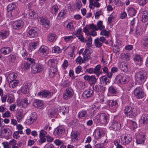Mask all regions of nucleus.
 I'll list each match as a JSON object with an SVG mask.
<instances>
[{
  "instance_id": "f257e3e1",
  "label": "nucleus",
  "mask_w": 148,
  "mask_h": 148,
  "mask_svg": "<svg viewBox=\"0 0 148 148\" xmlns=\"http://www.w3.org/2000/svg\"><path fill=\"white\" fill-rule=\"evenodd\" d=\"M135 78L138 82L142 84L144 82L147 78L146 73L143 71H141L136 73Z\"/></svg>"
},
{
  "instance_id": "f03ea898",
  "label": "nucleus",
  "mask_w": 148,
  "mask_h": 148,
  "mask_svg": "<svg viewBox=\"0 0 148 148\" xmlns=\"http://www.w3.org/2000/svg\"><path fill=\"white\" fill-rule=\"evenodd\" d=\"M118 117L117 116L114 117V120L111 123L110 127V130L116 131L120 129L121 126L120 122L118 120Z\"/></svg>"
},
{
  "instance_id": "7ed1b4c3",
  "label": "nucleus",
  "mask_w": 148,
  "mask_h": 148,
  "mask_svg": "<svg viewBox=\"0 0 148 148\" xmlns=\"http://www.w3.org/2000/svg\"><path fill=\"white\" fill-rule=\"evenodd\" d=\"M125 115L130 118H133L136 116L137 114V110L135 108H132L131 106H126L125 109Z\"/></svg>"
},
{
  "instance_id": "20e7f679",
  "label": "nucleus",
  "mask_w": 148,
  "mask_h": 148,
  "mask_svg": "<svg viewBox=\"0 0 148 148\" xmlns=\"http://www.w3.org/2000/svg\"><path fill=\"white\" fill-rule=\"evenodd\" d=\"M116 79L119 83L124 84L127 83L129 81L130 78L126 75L121 74L117 76Z\"/></svg>"
},
{
  "instance_id": "39448f33",
  "label": "nucleus",
  "mask_w": 148,
  "mask_h": 148,
  "mask_svg": "<svg viewBox=\"0 0 148 148\" xmlns=\"http://www.w3.org/2000/svg\"><path fill=\"white\" fill-rule=\"evenodd\" d=\"M30 103V101L28 100L27 98H25L18 100L17 105L19 106L25 108Z\"/></svg>"
},
{
  "instance_id": "423d86ee",
  "label": "nucleus",
  "mask_w": 148,
  "mask_h": 148,
  "mask_svg": "<svg viewBox=\"0 0 148 148\" xmlns=\"http://www.w3.org/2000/svg\"><path fill=\"white\" fill-rule=\"evenodd\" d=\"M105 131L101 128H97L93 133L94 137L96 139H99L103 137L105 134Z\"/></svg>"
},
{
  "instance_id": "0eeeda50",
  "label": "nucleus",
  "mask_w": 148,
  "mask_h": 148,
  "mask_svg": "<svg viewBox=\"0 0 148 148\" xmlns=\"http://www.w3.org/2000/svg\"><path fill=\"white\" fill-rule=\"evenodd\" d=\"M97 119L98 122L102 124H104L107 123L108 117L104 113H101L97 116Z\"/></svg>"
},
{
  "instance_id": "6e6552de",
  "label": "nucleus",
  "mask_w": 148,
  "mask_h": 148,
  "mask_svg": "<svg viewBox=\"0 0 148 148\" xmlns=\"http://www.w3.org/2000/svg\"><path fill=\"white\" fill-rule=\"evenodd\" d=\"M74 91L71 88H67L64 92L63 97L64 99L67 100L72 97Z\"/></svg>"
},
{
  "instance_id": "1a4fd4ad",
  "label": "nucleus",
  "mask_w": 148,
  "mask_h": 148,
  "mask_svg": "<svg viewBox=\"0 0 148 148\" xmlns=\"http://www.w3.org/2000/svg\"><path fill=\"white\" fill-rule=\"evenodd\" d=\"M134 93L136 97L138 99L142 98L144 96L143 90L140 87L136 88L134 91Z\"/></svg>"
},
{
  "instance_id": "9d476101",
  "label": "nucleus",
  "mask_w": 148,
  "mask_h": 148,
  "mask_svg": "<svg viewBox=\"0 0 148 148\" xmlns=\"http://www.w3.org/2000/svg\"><path fill=\"white\" fill-rule=\"evenodd\" d=\"M84 78L86 81L88 82L90 84H95L97 82V79L95 75H86L84 77Z\"/></svg>"
},
{
  "instance_id": "9b49d317",
  "label": "nucleus",
  "mask_w": 148,
  "mask_h": 148,
  "mask_svg": "<svg viewBox=\"0 0 148 148\" xmlns=\"http://www.w3.org/2000/svg\"><path fill=\"white\" fill-rule=\"evenodd\" d=\"M24 25V23L22 20H17L13 23L12 26L14 29H19L22 28Z\"/></svg>"
},
{
  "instance_id": "f8f14e48",
  "label": "nucleus",
  "mask_w": 148,
  "mask_h": 148,
  "mask_svg": "<svg viewBox=\"0 0 148 148\" xmlns=\"http://www.w3.org/2000/svg\"><path fill=\"white\" fill-rule=\"evenodd\" d=\"M27 62L24 63L22 66V68L25 71L28 70L30 68V63L33 64L35 62V60L31 58H27Z\"/></svg>"
},
{
  "instance_id": "ddd939ff",
  "label": "nucleus",
  "mask_w": 148,
  "mask_h": 148,
  "mask_svg": "<svg viewBox=\"0 0 148 148\" xmlns=\"http://www.w3.org/2000/svg\"><path fill=\"white\" fill-rule=\"evenodd\" d=\"M25 114V113L24 112L22 109H18L16 112V118L17 121L18 122L21 121L24 118Z\"/></svg>"
},
{
  "instance_id": "4468645a",
  "label": "nucleus",
  "mask_w": 148,
  "mask_h": 148,
  "mask_svg": "<svg viewBox=\"0 0 148 148\" xmlns=\"http://www.w3.org/2000/svg\"><path fill=\"white\" fill-rule=\"evenodd\" d=\"M38 29L37 28L34 27L32 28L28 32V36L31 38H34L38 35Z\"/></svg>"
},
{
  "instance_id": "2eb2a0df",
  "label": "nucleus",
  "mask_w": 148,
  "mask_h": 148,
  "mask_svg": "<svg viewBox=\"0 0 148 148\" xmlns=\"http://www.w3.org/2000/svg\"><path fill=\"white\" fill-rule=\"evenodd\" d=\"M43 70L42 66L38 64L33 65L31 68V71L34 73H36L42 71Z\"/></svg>"
},
{
  "instance_id": "dca6fc26",
  "label": "nucleus",
  "mask_w": 148,
  "mask_h": 148,
  "mask_svg": "<svg viewBox=\"0 0 148 148\" xmlns=\"http://www.w3.org/2000/svg\"><path fill=\"white\" fill-rule=\"evenodd\" d=\"M136 141L138 144H143L145 140V135L143 133L138 134L136 137Z\"/></svg>"
},
{
  "instance_id": "f3484780",
  "label": "nucleus",
  "mask_w": 148,
  "mask_h": 148,
  "mask_svg": "<svg viewBox=\"0 0 148 148\" xmlns=\"http://www.w3.org/2000/svg\"><path fill=\"white\" fill-rule=\"evenodd\" d=\"M53 95V93L48 91H42L38 92V96L41 97H47L49 98Z\"/></svg>"
},
{
  "instance_id": "a211bd4d",
  "label": "nucleus",
  "mask_w": 148,
  "mask_h": 148,
  "mask_svg": "<svg viewBox=\"0 0 148 148\" xmlns=\"http://www.w3.org/2000/svg\"><path fill=\"white\" fill-rule=\"evenodd\" d=\"M100 0H89L90 4L89 7L91 9H93L95 7L99 8L100 6V4L98 2Z\"/></svg>"
},
{
  "instance_id": "6ab92c4d",
  "label": "nucleus",
  "mask_w": 148,
  "mask_h": 148,
  "mask_svg": "<svg viewBox=\"0 0 148 148\" xmlns=\"http://www.w3.org/2000/svg\"><path fill=\"white\" fill-rule=\"evenodd\" d=\"M132 137L130 134H127L124 137H122L121 139V140H120L121 143L123 144H127L130 143L132 140Z\"/></svg>"
},
{
  "instance_id": "aec40b11",
  "label": "nucleus",
  "mask_w": 148,
  "mask_h": 148,
  "mask_svg": "<svg viewBox=\"0 0 148 148\" xmlns=\"http://www.w3.org/2000/svg\"><path fill=\"white\" fill-rule=\"evenodd\" d=\"M107 103L108 104L109 108L112 109H115L118 107V104L116 101L113 100H107Z\"/></svg>"
},
{
  "instance_id": "412c9836",
  "label": "nucleus",
  "mask_w": 148,
  "mask_h": 148,
  "mask_svg": "<svg viewBox=\"0 0 148 148\" xmlns=\"http://www.w3.org/2000/svg\"><path fill=\"white\" fill-rule=\"evenodd\" d=\"M40 22L42 25L45 28H48L50 26V21L46 18H41Z\"/></svg>"
},
{
  "instance_id": "4be33fe9",
  "label": "nucleus",
  "mask_w": 148,
  "mask_h": 148,
  "mask_svg": "<svg viewBox=\"0 0 148 148\" xmlns=\"http://www.w3.org/2000/svg\"><path fill=\"white\" fill-rule=\"evenodd\" d=\"M93 93L92 90L90 88H89L84 92L83 95L84 97L88 98L92 96Z\"/></svg>"
},
{
  "instance_id": "5701e85b",
  "label": "nucleus",
  "mask_w": 148,
  "mask_h": 148,
  "mask_svg": "<svg viewBox=\"0 0 148 148\" xmlns=\"http://www.w3.org/2000/svg\"><path fill=\"white\" fill-rule=\"evenodd\" d=\"M48 48L47 47L45 46H42L38 50V53L40 56L45 55L48 52Z\"/></svg>"
},
{
  "instance_id": "b1692460",
  "label": "nucleus",
  "mask_w": 148,
  "mask_h": 148,
  "mask_svg": "<svg viewBox=\"0 0 148 148\" xmlns=\"http://www.w3.org/2000/svg\"><path fill=\"white\" fill-rule=\"evenodd\" d=\"M82 29H81L79 28L78 29L75 35L82 42H84L86 40L82 34Z\"/></svg>"
},
{
  "instance_id": "393cba45",
  "label": "nucleus",
  "mask_w": 148,
  "mask_h": 148,
  "mask_svg": "<svg viewBox=\"0 0 148 148\" xmlns=\"http://www.w3.org/2000/svg\"><path fill=\"white\" fill-rule=\"evenodd\" d=\"M17 76V73H10L8 76L7 80L10 82L15 80Z\"/></svg>"
},
{
  "instance_id": "a878e982",
  "label": "nucleus",
  "mask_w": 148,
  "mask_h": 148,
  "mask_svg": "<svg viewBox=\"0 0 148 148\" xmlns=\"http://www.w3.org/2000/svg\"><path fill=\"white\" fill-rule=\"evenodd\" d=\"M33 105L37 108H41L43 106V103L40 100L36 99L35 100Z\"/></svg>"
},
{
  "instance_id": "bb28decb",
  "label": "nucleus",
  "mask_w": 148,
  "mask_h": 148,
  "mask_svg": "<svg viewBox=\"0 0 148 148\" xmlns=\"http://www.w3.org/2000/svg\"><path fill=\"white\" fill-rule=\"evenodd\" d=\"M91 53L90 51L87 49H86L82 54L83 58L84 60H88L90 58V56Z\"/></svg>"
},
{
  "instance_id": "cd10ccee",
  "label": "nucleus",
  "mask_w": 148,
  "mask_h": 148,
  "mask_svg": "<svg viewBox=\"0 0 148 148\" xmlns=\"http://www.w3.org/2000/svg\"><path fill=\"white\" fill-rule=\"evenodd\" d=\"M58 111L57 108L55 107H52L48 111V114L51 117L54 116L56 114Z\"/></svg>"
},
{
  "instance_id": "c85d7f7f",
  "label": "nucleus",
  "mask_w": 148,
  "mask_h": 148,
  "mask_svg": "<svg viewBox=\"0 0 148 148\" xmlns=\"http://www.w3.org/2000/svg\"><path fill=\"white\" fill-rule=\"evenodd\" d=\"M134 60L139 66H140L142 64L143 62L142 58L140 55H136L134 56Z\"/></svg>"
},
{
  "instance_id": "c756f323",
  "label": "nucleus",
  "mask_w": 148,
  "mask_h": 148,
  "mask_svg": "<svg viewBox=\"0 0 148 148\" xmlns=\"http://www.w3.org/2000/svg\"><path fill=\"white\" fill-rule=\"evenodd\" d=\"M148 20V12L147 10L143 11L142 16V21L145 23Z\"/></svg>"
},
{
  "instance_id": "7c9ffc66",
  "label": "nucleus",
  "mask_w": 148,
  "mask_h": 148,
  "mask_svg": "<svg viewBox=\"0 0 148 148\" xmlns=\"http://www.w3.org/2000/svg\"><path fill=\"white\" fill-rule=\"evenodd\" d=\"M0 52L4 55L8 54L10 52L11 49L9 47H4L1 49Z\"/></svg>"
},
{
  "instance_id": "2f4dec72",
  "label": "nucleus",
  "mask_w": 148,
  "mask_h": 148,
  "mask_svg": "<svg viewBox=\"0 0 148 148\" xmlns=\"http://www.w3.org/2000/svg\"><path fill=\"white\" fill-rule=\"evenodd\" d=\"M9 34L8 32L5 30H2L0 32V38L3 39L7 37Z\"/></svg>"
},
{
  "instance_id": "473e14b6",
  "label": "nucleus",
  "mask_w": 148,
  "mask_h": 148,
  "mask_svg": "<svg viewBox=\"0 0 148 148\" xmlns=\"http://www.w3.org/2000/svg\"><path fill=\"white\" fill-rule=\"evenodd\" d=\"M142 123L145 125H148V114H144L142 115L141 118Z\"/></svg>"
},
{
  "instance_id": "72a5a7b5",
  "label": "nucleus",
  "mask_w": 148,
  "mask_h": 148,
  "mask_svg": "<svg viewBox=\"0 0 148 148\" xmlns=\"http://www.w3.org/2000/svg\"><path fill=\"white\" fill-rule=\"evenodd\" d=\"M57 38V36L55 34H50L47 37V39L48 41L50 42H53L56 40Z\"/></svg>"
},
{
  "instance_id": "f704fd0d",
  "label": "nucleus",
  "mask_w": 148,
  "mask_h": 148,
  "mask_svg": "<svg viewBox=\"0 0 148 148\" xmlns=\"http://www.w3.org/2000/svg\"><path fill=\"white\" fill-rule=\"evenodd\" d=\"M79 119H84L87 116V113L86 111L82 110L79 112L77 115Z\"/></svg>"
},
{
  "instance_id": "c9c22d12",
  "label": "nucleus",
  "mask_w": 148,
  "mask_h": 148,
  "mask_svg": "<svg viewBox=\"0 0 148 148\" xmlns=\"http://www.w3.org/2000/svg\"><path fill=\"white\" fill-rule=\"evenodd\" d=\"M65 130L63 128H59L56 129L54 132V134L55 135L60 136L64 133Z\"/></svg>"
},
{
  "instance_id": "e433bc0d",
  "label": "nucleus",
  "mask_w": 148,
  "mask_h": 148,
  "mask_svg": "<svg viewBox=\"0 0 148 148\" xmlns=\"http://www.w3.org/2000/svg\"><path fill=\"white\" fill-rule=\"evenodd\" d=\"M128 66L126 63L122 62L120 65V68L122 71L126 72L128 71Z\"/></svg>"
},
{
  "instance_id": "4c0bfd02",
  "label": "nucleus",
  "mask_w": 148,
  "mask_h": 148,
  "mask_svg": "<svg viewBox=\"0 0 148 148\" xmlns=\"http://www.w3.org/2000/svg\"><path fill=\"white\" fill-rule=\"evenodd\" d=\"M28 85L27 83H25L21 89V90L22 92L27 94L29 92V89L28 88Z\"/></svg>"
},
{
  "instance_id": "58836bf2",
  "label": "nucleus",
  "mask_w": 148,
  "mask_h": 148,
  "mask_svg": "<svg viewBox=\"0 0 148 148\" xmlns=\"http://www.w3.org/2000/svg\"><path fill=\"white\" fill-rule=\"evenodd\" d=\"M101 66L99 64L96 66L94 69V74H95L96 76L99 77L101 72L100 71Z\"/></svg>"
},
{
  "instance_id": "ea45409f",
  "label": "nucleus",
  "mask_w": 148,
  "mask_h": 148,
  "mask_svg": "<svg viewBox=\"0 0 148 148\" xmlns=\"http://www.w3.org/2000/svg\"><path fill=\"white\" fill-rule=\"evenodd\" d=\"M8 82H9L10 87L11 88H14L17 86L19 83V81L15 80Z\"/></svg>"
},
{
  "instance_id": "a19ab883",
  "label": "nucleus",
  "mask_w": 148,
  "mask_h": 148,
  "mask_svg": "<svg viewBox=\"0 0 148 148\" xmlns=\"http://www.w3.org/2000/svg\"><path fill=\"white\" fill-rule=\"evenodd\" d=\"M127 11L128 14L131 16H134L136 12L135 9L132 7L129 8L128 10Z\"/></svg>"
},
{
  "instance_id": "79ce46f5",
  "label": "nucleus",
  "mask_w": 148,
  "mask_h": 148,
  "mask_svg": "<svg viewBox=\"0 0 148 148\" xmlns=\"http://www.w3.org/2000/svg\"><path fill=\"white\" fill-rule=\"evenodd\" d=\"M48 65L51 67L57 66V61L54 59H50L48 60Z\"/></svg>"
},
{
  "instance_id": "37998d69",
  "label": "nucleus",
  "mask_w": 148,
  "mask_h": 148,
  "mask_svg": "<svg viewBox=\"0 0 148 148\" xmlns=\"http://www.w3.org/2000/svg\"><path fill=\"white\" fill-rule=\"evenodd\" d=\"M38 44L37 41H33L30 44V48L31 50H33L36 49Z\"/></svg>"
},
{
  "instance_id": "c03bdc74",
  "label": "nucleus",
  "mask_w": 148,
  "mask_h": 148,
  "mask_svg": "<svg viewBox=\"0 0 148 148\" xmlns=\"http://www.w3.org/2000/svg\"><path fill=\"white\" fill-rule=\"evenodd\" d=\"M69 111V109L68 107L65 106H62L60 108V112L62 113L63 115H65L67 114Z\"/></svg>"
},
{
  "instance_id": "a18cd8bd",
  "label": "nucleus",
  "mask_w": 148,
  "mask_h": 148,
  "mask_svg": "<svg viewBox=\"0 0 148 148\" xmlns=\"http://www.w3.org/2000/svg\"><path fill=\"white\" fill-rule=\"evenodd\" d=\"M129 123L130 124V127L132 130H134L137 128V125L136 122L130 121Z\"/></svg>"
},
{
  "instance_id": "49530a36",
  "label": "nucleus",
  "mask_w": 148,
  "mask_h": 148,
  "mask_svg": "<svg viewBox=\"0 0 148 148\" xmlns=\"http://www.w3.org/2000/svg\"><path fill=\"white\" fill-rule=\"evenodd\" d=\"M16 7V4L13 3L8 5L7 8V10L8 12H11L14 10Z\"/></svg>"
},
{
  "instance_id": "de8ad7c7",
  "label": "nucleus",
  "mask_w": 148,
  "mask_h": 148,
  "mask_svg": "<svg viewBox=\"0 0 148 148\" xmlns=\"http://www.w3.org/2000/svg\"><path fill=\"white\" fill-rule=\"evenodd\" d=\"M121 57L123 60H128L130 58L129 54L128 53H122L120 55Z\"/></svg>"
},
{
  "instance_id": "09e8293b",
  "label": "nucleus",
  "mask_w": 148,
  "mask_h": 148,
  "mask_svg": "<svg viewBox=\"0 0 148 148\" xmlns=\"http://www.w3.org/2000/svg\"><path fill=\"white\" fill-rule=\"evenodd\" d=\"M59 9L58 6L57 5H54L52 7L51 12L52 13L56 15Z\"/></svg>"
},
{
  "instance_id": "8fccbe9b",
  "label": "nucleus",
  "mask_w": 148,
  "mask_h": 148,
  "mask_svg": "<svg viewBox=\"0 0 148 148\" xmlns=\"http://www.w3.org/2000/svg\"><path fill=\"white\" fill-rule=\"evenodd\" d=\"M66 13L65 12L64 10H62L58 14L57 17L58 19H62L64 17Z\"/></svg>"
},
{
  "instance_id": "3c124183",
  "label": "nucleus",
  "mask_w": 148,
  "mask_h": 148,
  "mask_svg": "<svg viewBox=\"0 0 148 148\" xmlns=\"http://www.w3.org/2000/svg\"><path fill=\"white\" fill-rule=\"evenodd\" d=\"M82 4L80 1H76V3L74 5V7L75 9L79 10L81 8Z\"/></svg>"
},
{
  "instance_id": "603ef678",
  "label": "nucleus",
  "mask_w": 148,
  "mask_h": 148,
  "mask_svg": "<svg viewBox=\"0 0 148 148\" xmlns=\"http://www.w3.org/2000/svg\"><path fill=\"white\" fill-rule=\"evenodd\" d=\"M52 51L53 53H59L61 52V50L59 47L55 46L52 48Z\"/></svg>"
},
{
  "instance_id": "864d4df0",
  "label": "nucleus",
  "mask_w": 148,
  "mask_h": 148,
  "mask_svg": "<svg viewBox=\"0 0 148 148\" xmlns=\"http://www.w3.org/2000/svg\"><path fill=\"white\" fill-rule=\"evenodd\" d=\"M94 42L96 47H100L102 45V43L99 41V38H97L94 40Z\"/></svg>"
},
{
  "instance_id": "5fc2aeb1",
  "label": "nucleus",
  "mask_w": 148,
  "mask_h": 148,
  "mask_svg": "<svg viewBox=\"0 0 148 148\" xmlns=\"http://www.w3.org/2000/svg\"><path fill=\"white\" fill-rule=\"evenodd\" d=\"M16 59V57L14 55H10L9 56V60L10 64H12Z\"/></svg>"
},
{
  "instance_id": "6e6d98bb",
  "label": "nucleus",
  "mask_w": 148,
  "mask_h": 148,
  "mask_svg": "<svg viewBox=\"0 0 148 148\" xmlns=\"http://www.w3.org/2000/svg\"><path fill=\"white\" fill-rule=\"evenodd\" d=\"M23 133V132L22 131H16L13 134V136L14 138L17 139L20 137L19 135V134H22Z\"/></svg>"
},
{
  "instance_id": "4d7b16f0",
  "label": "nucleus",
  "mask_w": 148,
  "mask_h": 148,
  "mask_svg": "<svg viewBox=\"0 0 148 148\" xmlns=\"http://www.w3.org/2000/svg\"><path fill=\"white\" fill-rule=\"evenodd\" d=\"M108 91L111 94H115L116 92V89L115 87L111 86L109 88Z\"/></svg>"
},
{
  "instance_id": "13d9d810",
  "label": "nucleus",
  "mask_w": 148,
  "mask_h": 148,
  "mask_svg": "<svg viewBox=\"0 0 148 148\" xmlns=\"http://www.w3.org/2000/svg\"><path fill=\"white\" fill-rule=\"evenodd\" d=\"M116 15L115 13H112L111 14L110 16L108 18V21L109 23H111L112 20L116 17Z\"/></svg>"
},
{
  "instance_id": "bf43d9fd",
  "label": "nucleus",
  "mask_w": 148,
  "mask_h": 148,
  "mask_svg": "<svg viewBox=\"0 0 148 148\" xmlns=\"http://www.w3.org/2000/svg\"><path fill=\"white\" fill-rule=\"evenodd\" d=\"M97 29L98 30L100 29L101 30L105 28V27L103 25L102 22L101 21H99L97 23Z\"/></svg>"
},
{
  "instance_id": "052dcab7",
  "label": "nucleus",
  "mask_w": 148,
  "mask_h": 148,
  "mask_svg": "<svg viewBox=\"0 0 148 148\" xmlns=\"http://www.w3.org/2000/svg\"><path fill=\"white\" fill-rule=\"evenodd\" d=\"M29 14L30 16L33 17L34 18H36L37 17V15L36 13L34 11L31 10L29 12Z\"/></svg>"
},
{
  "instance_id": "680f3d73",
  "label": "nucleus",
  "mask_w": 148,
  "mask_h": 148,
  "mask_svg": "<svg viewBox=\"0 0 148 148\" xmlns=\"http://www.w3.org/2000/svg\"><path fill=\"white\" fill-rule=\"evenodd\" d=\"M75 60L77 63L80 64L85 62V61L86 60H84V59L82 60L81 57L80 56H79Z\"/></svg>"
},
{
  "instance_id": "e2e57ef3",
  "label": "nucleus",
  "mask_w": 148,
  "mask_h": 148,
  "mask_svg": "<svg viewBox=\"0 0 148 148\" xmlns=\"http://www.w3.org/2000/svg\"><path fill=\"white\" fill-rule=\"evenodd\" d=\"M102 79V81H103V84H106L107 83L109 82V80L106 77H105L104 76H102L101 77V79Z\"/></svg>"
},
{
  "instance_id": "0e129e2a",
  "label": "nucleus",
  "mask_w": 148,
  "mask_h": 148,
  "mask_svg": "<svg viewBox=\"0 0 148 148\" xmlns=\"http://www.w3.org/2000/svg\"><path fill=\"white\" fill-rule=\"evenodd\" d=\"M89 29H92L94 30H97V26L93 24H92L89 25L88 26Z\"/></svg>"
},
{
  "instance_id": "69168bd1",
  "label": "nucleus",
  "mask_w": 148,
  "mask_h": 148,
  "mask_svg": "<svg viewBox=\"0 0 148 148\" xmlns=\"http://www.w3.org/2000/svg\"><path fill=\"white\" fill-rule=\"evenodd\" d=\"M66 27L68 30L71 31H73L74 28L73 24L71 22L69 23L66 25Z\"/></svg>"
},
{
  "instance_id": "338daca9",
  "label": "nucleus",
  "mask_w": 148,
  "mask_h": 148,
  "mask_svg": "<svg viewBox=\"0 0 148 148\" xmlns=\"http://www.w3.org/2000/svg\"><path fill=\"white\" fill-rule=\"evenodd\" d=\"M47 135V132L44 130H41L39 134V137H45Z\"/></svg>"
},
{
  "instance_id": "774afa93",
  "label": "nucleus",
  "mask_w": 148,
  "mask_h": 148,
  "mask_svg": "<svg viewBox=\"0 0 148 148\" xmlns=\"http://www.w3.org/2000/svg\"><path fill=\"white\" fill-rule=\"evenodd\" d=\"M142 44L145 48H148V39L147 38L145 39L143 41Z\"/></svg>"
}]
</instances>
